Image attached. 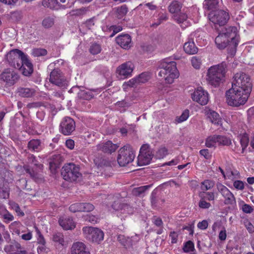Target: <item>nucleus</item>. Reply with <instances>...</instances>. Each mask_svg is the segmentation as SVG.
Returning <instances> with one entry per match:
<instances>
[{
    "label": "nucleus",
    "instance_id": "f257e3e1",
    "mask_svg": "<svg viewBox=\"0 0 254 254\" xmlns=\"http://www.w3.org/2000/svg\"><path fill=\"white\" fill-rule=\"evenodd\" d=\"M239 42V36L235 26H228L222 29L215 39V44L219 49L222 50L229 46L231 55L235 54Z\"/></svg>",
    "mask_w": 254,
    "mask_h": 254
},
{
    "label": "nucleus",
    "instance_id": "f03ea898",
    "mask_svg": "<svg viewBox=\"0 0 254 254\" xmlns=\"http://www.w3.org/2000/svg\"><path fill=\"white\" fill-rule=\"evenodd\" d=\"M227 71V65L224 62L210 66L206 75L208 83L214 87L218 86L221 82L224 81Z\"/></svg>",
    "mask_w": 254,
    "mask_h": 254
},
{
    "label": "nucleus",
    "instance_id": "7ed1b4c3",
    "mask_svg": "<svg viewBox=\"0 0 254 254\" xmlns=\"http://www.w3.org/2000/svg\"><path fill=\"white\" fill-rule=\"evenodd\" d=\"M159 67L160 69L159 76L163 77L167 83H172L174 79L178 77L176 63L174 61L164 59L160 63Z\"/></svg>",
    "mask_w": 254,
    "mask_h": 254
},
{
    "label": "nucleus",
    "instance_id": "20e7f679",
    "mask_svg": "<svg viewBox=\"0 0 254 254\" xmlns=\"http://www.w3.org/2000/svg\"><path fill=\"white\" fill-rule=\"evenodd\" d=\"M250 94L232 87L226 92V102L231 106L239 107L247 102Z\"/></svg>",
    "mask_w": 254,
    "mask_h": 254
},
{
    "label": "nucleus",
    "instance_id": "39448f33",
    "mask_svg": "<svg viewBox=\"0 0 254 254\" xmlns=\"http://www.w3.org/2000/svg\"><path fill=\"white\" fill-rule=\"evenodd\" d=\"M233 79L232 87L243 90L244 92L250 94L252 88V83L250 76L248 74L245 72L240 71L234 74Z\"/></svg>",
    "mask_w": 254,
    "mask_h": 254
},
{
    "label": "nucleus",
    "instance_id": "423d86ee",
    "mask_svg": "<svg viewBox=\"0 0 254 254\" xmlns=\"http://www.w3.org/2000/svg\"><path fill=\"white\" fill-rule=\"evenodd\" d=\"M134 157L135 154L132 148L129 145L127 144L119 150L117 161L120 166H125L132 162Z\"/></svg>",
    "mask_w": 254,
    "mask_h": 254
},
{
    "label": "nucleus",
    "instance_id": "0eeeda50",
    "mask_svg": "<svg viewBox=\"0 0 254 254\" xmlns=\"http://www.w3.org/2000/svg\"><path fill=\"white\" fill-rule=\"evenodd\" d=\"M82 231L84 237L90 242L99 244L104 239L103 232L98 228L84 227Z\"/></svg>",
    "mask_w": 254,
    "mask_h": 254
},
{
    "label": "nucleus",
    "instance_id": "6e6552de",
    "mask_svg": "<svg viewBox=\"0 0 254 254\" xmlns=\"http://www.w3.org/2000/svg\"><path fill=\"white\" fill-rule=\"evenodd\" d=\"M21 51L15 49L10 51L6 55V60L9 64L16 69H21L22 61L25 57Z\"/></svg>",
    "mask_w": 254,
    "mask_h": 254
},
{
    "label": "nucleus",
    "instance_id": "1a4fd4ad",
    "mask_svg": "<svg viewBox=\"0 0 254 254\" xmlns=\"http://www.w3.org/2000/svg\"><path fill=\"white\" fill-rule=\"evenodd\" d=\"M61 175L64 180L72 182L76 181L81 174L78 166L73 163H68L62 168Z\"/></svg>",
    "mask_w": 254,
    "mask_h": 254
},
{
    "label": "nucleus",
    "instance_id": "9d476101",
    "mask_svg": "<svg viewBox=\"0 0 254 254\" xmlns=\"http://www.w3.org/2000/svg\"><path fill=\"white\" fill-rule=\"evenodd\" d=\"M27 158L28 162L33 164L36 168L35 170H34V169L32 168L30 166L25 165L23 166L24 169L27 173L29 174L30 176L32 179L36 181L39 178V172L42 170L43 166L42 164L38 162L36 159L35 156L33 154H28Z\"/></svg>",
    "mask_w": 254,
    "mask_h": 254
},
{
    "label": "nucleus",
    "instance_id": "9b49d317",
    "mask_svg": "<svg viewBox=\"0 0 254 254\" xmlns=\"http://www.w3.org/2000/svg\"><path fill=\"white\" fill-rule=\"evenodd\" d=\"M229 19L230 15L227 10H219L212 12L209 14L210 20L214 24L218 25L220 26L225 25Z\"/></svg>",
    "mask_w": 254,
    "mask_h": 254
},
{
    "label": "nucleus",
    "instance_id": "f8f14e48",
    "mask_svg": "<svg viewBox=\"0 0 254 254\" xmlns=\"http://www.w3.org/2000/svg\"><path fill=\"white\" fill-rule=\"evenodd\" d=\"M50 82L60 87H65L67 85V80L62 72L58 68L54 69L50 73Z\"/></svg>",
    "mask_w": 254,
    "mask_h": 254
},
{
    "label": "nucleus",
    "instance_id": "ddd939ff",
    "mask_svg": "<svg viewBox=\"0 0 254 254\" xmlns=\"http://www.w3.org/2000/svg\"><path fill=\"white\" fill-rule=\"evenodd\" d=\"M153 157L150 149L147 145H143L140 149V153L138 156V165L143 166L149 164Z\"/></svg>",
    "mask_w": 254,
    "mask_h": 254
},
{
    "label": "nucleus",
    "instance_id": "4468645a",
    "mask_svg": "<svg viewBox=\"0 0 254 254\" xmlns=\"http://www.w3.org/2000/svg\"><path fill=\"white\" fill-rule=\"evenodd\" d=\"M75 123L70 117H64L60 126V131L64 135H70L75 130Z\"/></svg>",
    "mask_w": 254,
    "mask_h": 254
},
{
    "label": "nucleus",
    "instance_id": "2eb2a0df",
    "mask_svg": "<svg viewBox=\"0 0 254 254\" xmlns=\"http://www.w3.org/2000/svg\"><path fill=\"white\" fill-rule=\"evenodd\" d=\"M191 98L200 105H205L208 102L209 94L202 87H199L191 94Z\"/></svg>",
    "mask_w": 254,
    "mask_h": 254
},
{
    "label": "nucleus",
    "instance_id": "dca6fc26",
    "mask_svg": "<svg viewBox=\"0 0 254 254\" xmlns=\"http://www.w3.org/2000/svg\"><path fill=\"white\" fill-rule=\"evenodd\" d=\"M0 77V79L9 86L14 85L19 78L17 73L9 68L4 69L1 73Z\"/></svg>",
    "mask_w": 254,
    "mask_h": 254
},
{
    "label": "nucleus",
    "instance_id": "f3484780",
    "mask_svg": "<svg viewBox=\"0 0 254 254\" xmlns=\"http://www.w3.org/2000/svg\"><path fill=\"white\" fill-rule=\"evenodd\" d=\"M218 191L224 198V203L232 205L236 203V198L233 193L225 186L221 184L217 185Z\"/></svg>",
    "mask_w": 254,
    "mask_h": 254
},
{
    "label": "nucleus",
    "instance_id": "a211bd4d",
    "mask_svg": "<svg viewBox=\"0 0 254 254\" xmlns=\"http://www.w3.org/2000/svg\"><path fill=\"white\" fill-rule=\"evenodd\" d=\"M133 69V64L131 62H127L119 66L116 72L121 77L126 78L131 75Z\"/></svg>",
    "mask_w": 254,
    "mask_h": 254
},
{
    "label": "nucleus",
    "instance_id": "6ab92c4d",
    "mask_svg": "<svg viewBox=\"0 0 254 254\" xmlns=\"http://www.w3.org/2000/svg\"><path fill=\"white\" fill-rule=\"evenodd\" d=\"M119 147L117 144L113 143L110 140L101 142L96 146L97 150L110 154L115 152Z\"/></svg>",
    "mask_w": 254,
    "mask_h": 254
},
{
    "label": "nucleus",
    "instance_id": "aec40b11",
    "mask_svg": "<svg viewBox=\"0 0 254 254\" xmlns=\"http://www.w3.org/2000/svg\"><path fill=\"white\" fill-rule=\"evenodd\" d=\"M117 43L124 49H128L131 46V37L128 34H123L116 38Z\"/></svg>",
    "mask_w": 254,
    "mask_h": 254
},
{
    "label": "nucleus",
    "instance_id": "412c9836",
    "mask_svg": "<svg viewBox=\"0 0 254 254\" xmlns=\"http://www.w3.org/2000/svg\"><path fill=\"white\" fill-rule=\"evenodd\" d=\"M36 91L34 88L19 87L17 88L16 93L22 98H32L36 95Z\"/></svg>",
    "mask_w": 254,
    "mask_h": 254
},
{
    "label": "nucleus",
    "instance_id": "4be33fe9",
    "mask_svg": "<svg viewBox=\"0 0 254 254\" xmlns=\"http://www.w3.org/2000/svg\"><path fill=\"white\" fill-rule=\"evenodd\" d=\"M112 207L116 211H120L123 214H132L133 208L127 203H122L119 201H115Z\"/></svg>",
    "mask_w": 254,
    "mask_h": 254
},
{
    "label": "nucleus",
    "instance_id": "5701e85b",
    "mask_svg": "<svg viewBox=\"0 0 254 254\" xmlns=\"http://www.w3.org/2000/svg\"><path fill=\"white\" fill-rule=\"evenodd\" d=\"M184 12L178 13L174 15L175 20L179 24H182L181 26L185 28L188 25L187 21L188 18L190 17V15L186 13L185 8L183 9Z\"/></svg>",
    "mask_w": 254,
    "mask_h": 254
},
{
    "label": "nucleus",
    "instance_id": "b1692460",
    "mask_svg": "<svg viewBox=\"0 0 254 254\" xmlns=\"http://www.w3.org/2000/svg\"><path fill=\"white\" fill-rule=\"evenodd\" d=\"M18 69L22 71L24 75L27 76H30L33 73V65L26 55L22 61L21 69Z\"/></svg>",
    "mask_w": 254,
    "mask_h": 254
},
{
    "label": "nucleus",
    "instance_id": "393cba45",
    "mask_svg": "<svg viewBox=\"0 0 254 254\" xmlns=\"http://www.w3.org/2000/svg\"><path fill=\"white\" fill-rule=\"evenodd\" d=\"M71 254H90L85 244L82 242L74 243L70 249Z\"/></svg>",
    "mask_w": 254,
    "mask_h": 254
},
{
    "label": "nucleus",
    "instance_id": "a878e982",
    "mask_svg": "<svg viewBox=\"0 0 254 254\" xmlns=\"http://www.w3.org/2000/svg\"><path fill=\"white\" fill-rule=\"evenodd\" d=\"M206 113L209 121L212 124L217 126H222V119L217 113L211 110H208L206 111Z\"/></svg>",
    "mask_w": 254,
    "mask_h": 254
},
{
    "label": "nucleus",
    "instance_id": "bb28decb",
    "mask_svg": "<svg viewBox=\"0 0 254 254\" xmlns=\"http://www.w3.org/2000/svg\"><path fill=\"white\" fill-rule=\"evenodd\" d=\"M183 3L184 0H173L168 6L169 11L174 15L181 12Z\"/></svg>",
    "mask_w": 254,
    "mask_h": 254
},
{
    "label": "nucleus",
    "instance_id": "cd10ccee",
    "mask_svg": "<svg viewBox=\"0 0 254 254\" xmlns=\"http://www.w3.org/2000/svg\"><path fill=\"white\" fill-rule=\"evenodd\" d=\"M60 226L64 230H72L75 227V224L72 218L65 217L60 218L59 220Z\"/></svg>",
    "mask_w": 254,
    "mask_h": 254
},
{
    "label": "nucleus",
    "instance_id": "c85d7f7f",
    "mask_svg": "<svg viewBox=\"0 0 254 254\" xmlns=\"http://www.w3.org/2000/svg\"><path fill=\"white\" fill-rule=\"evenodd\" d=\"M27 147L33 152H39L42 149L41 140L38 139H32L28 142Z\"/></svg>",
    "mask_w": 254,
    "mask_h": 254
},
{
    "label": "nucleus",
    "instance_id": "c756f323",
    "mask_svg": "<svg viewBox=\"0 0 254 254\" xmlns=\"http://www.w3.org/2000/svg\"><path fill=\"white\" fill-rule=\"evenodd\" d=\"M185 52L189 55H193L198 51V49L193 41L189 40L186 42L184 46Z\"/></svg>",
    "mask_w": 254,
    "mask_h": 254
},
{
    "label": "nucleus",
    "instance_id": "7c9ffc66",
    "mask_svg": "<svg viewBox=\"0 0 254 254\" xmlns=\"http://www.w3.org/2000/svg\"><path fill=\"white\" fill-rule=\"evenodd\" d=\"M55 22V16L54 15H46L43 17L41 25L45 29H50L54 26Z\"/></svg>",
    "mask_w": 254,
    "mask_h": 254
},
{
    "label": "nucleus",
    "instance_id": "2f4dec72",
    "mask_svg": "<svg viewBox=\"0 0 254 254\" xmlns=\"http://www.w3.org/2000/svg\"><path fill=\"white\" fill-rule=\"evenodd\" d=\"M42 4L45 7L55 10L58 9L61 5L58 0H43Z\"/></svg>",
    "mask_w": 254,
    "mask_h": 254
},
{
    "label": "nucleus",
    "instance_id": "473e14b6",
    "mask_svg": "<svg viewBox=\"0 0 254 254\" xmlns=\"http://www.w3.org/2000/svg\"><path fill=\"white\" fill-rule=\"evenodd\" d=\"M23 227L22 224L19 221H14L9 226V228L13 234H16L19 236L21 235V228Z\"/></svg>",
    "mask_w": 254,
    "mask_h": 254
},
{
    "label": "nucleus",
    "instance_id": "72a5a7b5",
    "mask_svg": "<svg viewBox=\"0 0 254 254\" xmlns=\"http://www.w3.org/2000/svg\"><path fill=\"white\" fill-rule=\"evenodd\" d=\"M9 19L13 22H19L21 21L23 18V12L21 10H15L11 11L7 14Z\"/></svg>",
    "mask_w": 254,
    "mask_h": 254
},
{
    "label": "nucleus",
    "instance_id": "f704fd0d",
    "mask_svg": "<svg viewBox=\"0 0 254 254\" xmlns=\"http://www.w3.org/2000/svg\"><path fill=\"white\" fill-rule=\"evenodd\" d=\"M117 240L122 245L126 248H129L132 246V240L129 237H126L123 235H119L117 237Z\"/></svg>",
    "mask_w": 254,
    "mask_h": 254
},
{
    "label": "nucleus",
    "instance_id": "c9c22d12",
    "mask_svg": "<svg viewBox=\"0 0 254 254\" xmlns=\"http://www.w3.org/2000/svg\"><path fill=\"white\" fill-rule=\"evenodd\" d=\"M219 0H205L203 5L205 9L211 10L217 8L219 6Z\"/></svg>",
    "mask_w": 254,
    "mask_h": 254
},
{
    "label": "nucleus",
    "instance_id": "e433bc0d",
    "mask_svg": "<svg viewBox=\"0 0 254 254\" xmlns=\"http://www.w3.org/2000/svg\"><path fill=\"white\" fill-rule=\"evenodd\" d=\"M114 9L118 18H123L126 15L128 11V8L125 4L116 7Z\"/></svg>",
    "mask_w": 254,
    "mask_h": 254
},
{
    "label": "nucleus",
    "instance_id": "4c0bfd02",
    "mask_svg": "<svg viewBox=\"0 0 254 254\" xmlns=\"http://www.w3.org/2000/svg\"><path fill=\"white\" fill-rule=\"evenodd\" d=\"M8 205H9L10 208L13 210L18 216L22 217L24 215V213L21 210L18 203L13 201H9Z\"/></svg>",
    "mask_w": 254,
    "mask_h": 254
},
{
    "label": "nucleus",
    "instance_id": "58836bf2",
    "mask_svg": "<svg viewBox=\"0 0 254 254\" xmlns=\"http://www.w3.org/2000/svg\"><path fill=\"white\" fill-rule=\"evenodd\" d=\"M217 144H218L217 135L209 136L206 139L205 145L207 147H215Z\"/></svg>",
    "mask_w": 254,
    "mask_h": 254
},
{
    "label": "nucleus",
    "instance_id": "ea45409f",
    "mask_svg": "<svg viewBox=\"0 0 254 254\" xmlns=\"http://www.w3.org/2000/svg\"><path fill=\"white\" fill-rule=\"evenodd\" d=\"M218 140V145L228 146L231 144V140L230 138L221 135H217Z\"/></svg>",
    "mask_w": 254,
    "mask_h": 254
},
{
    "label": "nucleus",
    "instance_id": "a19ab883",
    "mask_svg": "<svg viewBox=\"0 0 254 254\" xmlns=\"http://www.w3.org/2000/svg\"><path fill=\"white\" fill-rule=\"evenodd\" d=\"M89 52L92 55H97L102 51L101 45L97 43H93L91 44L89 48Z\"/></svg>",
    "mask_w": 254,
    "mask_h": 254
},
{
    "label": "nucleus",
    "instance_id": "79ce46f5",
    "mask_svg": "<svg viewBox=\"0 0 254 254\" xmlns=\"http://www.w3.org/2000/svg\"><path fill=\"white\" fill-rule=\"evenodd\" d=\"M214 186V182L213 181L206 180L201 183L200 189L204 191L211 189Z\"/></svg>",
    "mask_w": 254,
    "mask_h": 254
},
{
    "label": "nucleus",
    "instance_id": "37998d69",
    "mask_svg": "<svg viewBox=\"0 0 254 254\" xmlns=\"http://www.w3.org/2000/svg\"><path fill=\"white\" fill-rule=\"evenodd\" d=\"M240 142L241 147L242 148V153H243L247 147L249 142V138L247 134H244L240 137Z\"/></svg>",
    "mask_w": 254,
    "mask_h": 254
},
{
    "label": "nucleus",
    "instance_id": "c03bdc74",
    "mask_svg": "<svg viewBox=\"0 0 254 254\" xmlns=\"http://www.w3.org/2000/svg\"><path fill=\"white\" fill-rule=\"evenodd\" d=\"M1 217L3 219V222L5 223H8L12 221L14 219L13 215L7 209L4 211Z\"/></svg>",
    "mask_w": 254,
    "mask_h": 254
},
{
    "label": "nucleus",
    "instance_id": "a18cd8bd",
    "mask_svg": "<svg viewBox=\"0 0 254 254\" xmlns=\"http://www.w3.org/2000/svg\"><path fill=\"white\" fill-rule=\"evenodd\" d=\"M135 78L137 79V82L138 84L144 83L150 79V75L147 72H143Z\"/></svg>",
    "mask_w": 254,
    "mask_h": 254
},
{
    "label": "nucleus",
    "instance_id": "49530a36",
    "mask_svg": "<svg viewBox=\"0 0 254 254\" xmlns=\"http://www.w3.org/2000/svg\"><path fill=\"white\" fill-rule=\"evenodd\" d=\"M189 115H190L189 110L188 109H186L183 111L182 115L180 117L176 118V121L178 123H180L183 122H184L188 119V118L189 117Z\"/></svg>",
    "mask_w": 254,
    "mask_h": 254
},
{
    "label": "nucleus",
    "instance_id": "de8ad7c7",
    "mask_svg": "<svg viewBox=\"0 0 254 254\" xmlns=\"http://www.w3.org/2000/svg\"><path fill=\"white\" fill-rule=\"evenodd\" d=\"M149 188V186H144L134 188L133 190V193L136 196H139L143 193Z\"/></svg>",
    "mask_w": 254,
    "mask_h": 254
},
{
    "label": "nucleus",
    "instance_id": "09e8293b",
    "mask_svg": "<svg viewBox=\"0 0 254 254\" xmlns=\"http://www.w3.org/2000/svg\"><path fill=\"white\" fill-rule=\"evenodd\" d=\"M158 22L152 24V26H157L161 23L166 21L168 19V14L166 13H160L158 15Z\"/></svg>",
    "mask_w": 254,
    "mask_h": 254
},
{
    "label": "nucleus",
    "instance_id": "8fccbe9b",
    "mask_svg": "<svg viewBox=\"0 0 254 254\" xmlns=\"http://www.w3.org/2000/svg\"><path fill=\"white\" fill-rule=\"evenodd\" d=\"M53 239L54 241H55V242H58L62 246L64 245V235H63V234L61 233H55L53 235Z\"/></svg>",
    "mask_w": 254,
    "mask_h": 254
},
{
    "label": "nucleus",
    "instance_id": "3c124183",
    "mask_svg": "<svg viewBox=\"0 0 254 254\" xmlns=\"http://www.w3.org/2000/svg\"><path fill=\"white\" fill-rule=\"evenodd\" d=\"M60 158L61 157L59 155L52 156V160L49 162L50 168L53 167H57L59 164Z\"/></svg>",
    "mask_w": 254,
    "mask_h": 254
},
{
    "label": "nucleus",
    "instance_id": "603ef678",
    "mask_svg": "<svg viewBox=\"0 0 254 254\" xmlns=\"http://www.w3.org/2000/svg\"><path fill=\"white\" fill-rule=\"evenodd\" d=\"M138 83L137 79L135 77L131 78L127 82H125L123 85V89L126 90L127 87H133Z\"/></svg>",
    "mask_w": 254,
    "mask_h": 254
},
{
    "label": "nucleus",
    "instance_id": "864d4df0",
    "mask_svg": "<svg viewBox=\"0 0 254 254\" xmlns=\"http://www.w3.org/2000/svg\"><path fill=\"white\" fill-rule=\"evenodd\" d=\"M82 203H75L71 204L69 210L72 212H81L82 211Z\"/></svg>",
    "mask_w": 254,
    "mask_h": 254
},
{
    "label": "nucleus",
    "instance_id": "5fc2aeb1",
    "mask_svg": "<svg viewBox=\"0 0 254 254\" xmlns=\"http://www.w3.org/2000/svg\"><path fill=\"white\" fill-rule=\"evenodd\" d=\"M36 232H37V234L38 235V238H37L38 243L40 244H41L43 246L41 247V248L39 247L38 249H44V246H45V245L46 244L45 240L43 236L42 235L40 231L37 228H36Z\"/></svg>",
    "mask_w": 254,
    "mask_h": 254
},
{
    "label": "nucleus",
    "instance_id": "6e6d98bb",
    "mask_svg": "<svg viewBox=\"0 0 254 254\" xmlns=\"http://www.w3.org/2000/svg\"><path fill=\"white\" fill-rule=\"evenodd\" d=\"M183 249L184 252L185 253H189L190 251H193L194 250L193 243L191 241H188L185 243Z\"/></svg>",
    "mask_w": 254,
    "mask_h": 254
},
{
    "label": "nucleus",
    "instance_id": "4d7b16f0",
    "mask_svg": "<svg viewBox=\"0 0 254 254\" xmlns=\"http://www.w3.org/2000/svg\"><path fill=\"white\" fill-rule=\"evenodd\" d=\"M201 197L209 201L214 200L215 199L214 193L212 192H205L201 193Z\"/></svg>",
    "mask_w": 254,
    "mask_h": 254
},
{
    "label": "nucleus",
    "instance_id": "13d9d810",
    "mask_svg": "<svg viewBox=\"0 0 254 254\" xmlns=\"http://www.w3.org/2000/svg\"><path fill=\"white\" fill-rule=\"evenodd\" d=\"M87 10L85 8L82 7L71 10L69 14L72 16H81L85 14Z\"/></svg>",
    "mask_w": 254,
    "mask_h": 254
},
{
    "label": "nucleus",
    "instance_id": "bf43d9fd",
    "mask_svg": "<svg viewBox=\"0 0 254 254\" xmlns=\"http://www.w3.org/2000/svg\"><path fill=\"white\" fill-rule=\"evenodd\" d=\"M168 154V150L165 147H160L156 152V156L159 159L163 158Z\"/></svg>",
    "mask_w": 254,
    "mask_h": 254
},
{
    "label": "nucleus",
    "instance_id": "052dcab7",
    "mask_svg": "<svg viewBox=\"0 0 254 254\" xmlns=\"http://www.w3.org/2000/svg\"><path fill=\"white\" fill-rule=\"evenodd\" d=\"M245 183L242 181L236 180L233 182V186L237 190H243L245 189Z\"/></svg>",
    "mask_w": 254,
    "mask_h": 254
},
{
    "label": "nucleus",
    "instance_id": "680f3d73",
    "mask_svg": "<svg viewBox=\"0 0 254 254\" xmlns=\"http://www.w3.org/2000/svg\"><path fill=\"white\" fill-rule=\"evenodd\" d=\"M191 62L193 67L196 69H199L201 64V60L197 57H193L191 58Z\"/></svg>",
    "mask_w": 254,
    "mask_h": 254
},
{
    "label": "nucleus",
    "instance_id": "e2e57ef3",
    "mask_svg": "<svg viewBox=\"0 0 254 254\" xmlns=\"http://www.w3.org/2000/svg\"><path fill=\"white\" fill-rule=\"evenodd\" d=\"M47 53V51L44 49H35L32 52V54L35 57L45 56Z\"/></svg>",
    "mask_w": 254,
    "mask_h": 254
},
{
    "label": "nucleus",
    "instance_id": "0e129e2a",
    "mask_svg": "<svg viewBox=\"0 0 254 254\" xmlns=\"http://www.w3.org/2000/svg\"><path fill=\"white\" fill-rule=\"evenodd\" d=\"M82 211L90 212L94 210V205L90 203H82Z\"/></svg>",
    "mask_w": 254,
    "mask_h": 254
},
{
    "label": "nucleus",
    "instance_id": "69168bd1",
    "mask_svg": "<svg viewBox=\"0 0 254 254\" xmlns=\"http://www.w3.org/2000/svg\"><path fill=\"white\" fill-rule=\"evenodd\" d=\"M198 206L201 208L207 209L209 208L211 206V204L210 203L206 202L205 200V199L201 197L198 203Z\"/></svg>",
    "mask_w": 254,
    "mask_h": 254
},
{
    "label": "nucleus",
    "instance_id": "338daca9",
    "mask_svg": "<svg viewBox=\"0 0 254 254\" xmlns=\"http://www.w3.org/2000/svg\"><path fill=\"white\" fill-rule=\"evenodd\" d=\"M20 237L23 240L29 241L32 238V232L28 230L26 233L21 234L20 236Z\"/></svg>",
    "mask_w": 254,
    "mask_h": 254
},
{
    "label": "nucleus",
    "instance_id": "774afa93",
    "mask_svg": "<svg viewBox=\"0 0 254 254\" xmlns=\"http://www.w3.org/2000/svg\"><path fill=\"white\" fill-rule=\"evenodd\" d=\"M242 210L246 213H251L254 210V207L249 204H244L242 206Z\"/></svg>",
    "mask_w": 254,
    "mask_h": 254
}]
</instances>
